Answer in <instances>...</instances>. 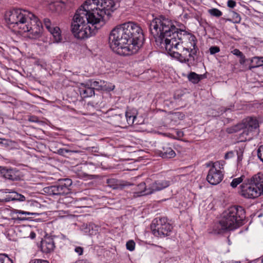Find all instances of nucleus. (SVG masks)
Instances as JSON below:
<instances>
[{
	"label": "nucleus",
	"instance_id": "obj_1",
	"mask_svg": "<svg viewBox=\"0 0 263 263\" xmlns=\"http://www.w3.org/2000/svg\"><path fill=\"white\" fill-rule=\"evenodd\" d=\"M149 30L156 45L181 63L194 60L198 51L197 39L191 33L176 27L171 20L163 16L154 18Z\"/></svg>",
	"mask_w": 263,
	"mask_h": 263
},
{
	"label": "nucleus",
	"instance_id": "obj_2",
	"mask_svg": "<svg viewBox=\"0 0 263 263\" xmlns=\"http://www.w3.org/2000/svg\"><path fill=\"white\" fill-rule=\"evenodd\" d=\"M143 40L141 28L137 24L129 22L117 26L111 30L109 44L114 52L127 56L137 53Z\"/></svg>",
	"mask_w": 263,
	"mask_h": 263
},
{
	"label": "nucleus",
	"instance_id": "obj_3",
	"mask_svg": "<svg viewBox=\"0 0 263 263\" xmlns=\"http://www.w3.org/2000/svg\"><path fill=\"white\" fill-rule=\"evenodd\" d=\"M5 18L8 24L13 25L18 32L30 39L40 37L43 29L42 23L32 12L23 9L13 8L6 12Z\"/></svg>",
	"mask_w": 263,
	"mask_h": 263
},
{
	"label": "nucleus",
	"instance_id": "obj_4",
	"mask_svg": "<svg viewBox=\"0 0 263 263\" xmlns=\"http://www.w3.org/2000/svg\"><path fill=\"white\" fill-rule=\"evenodd\" d=\"M85 10H77L73 17L71 23V31L75 38L85 40L94 35L97 31L102 27L105 23L98 21H92L94 16L90 15L88 19L86 17Z\"/></svg>",
	"mask_w": 263,
	"mask_h": 263
},
{
	"label": "nucleus",
	"instance_id": "obj_5",
	"mask_svg": "<svg viewBox=\"0 0 263 263\" xmlns=\"http://www.w3.org/2000/svg\"><path fill=\"white\" fill-rule=\"evenodd\" d=\"M245 217L246 212L242 206H232L223 213L221 219L215 224L214 232L222 234L227 231L235 230L242 225Z\"/></svg>",
	"mask_w": 263,
	"mask_h": 263
},
{
	"label": "nucleus",
	"instance_id": "obj_6",
	"mask_svg": "<svg viewBox=\"0 0 263 263\" xmlns=\"http://www.w3.org/2000/svg\"><path fill=\"white\" fill-rule=\"evenodd\" d=\"M258 178V176L255 175L250 179H248L247 182L241 185L242 196L247 198H255L263 194L262 187Z\"/></svg>",
	"mask_w": 263,
	"mask_h": 263
},
{
	"label": "nucleus",
	"instance_id": "obj_7",
	"mask_svg": "<svg viewBox=\"0 0 263 263\" xmlns=\"http://www.w3.org/2000/svg\"><path fill=\"white\" fill-rule=\"evenodd\" d=\"M172 229V226L168 222L166 217H157L153 220L151 224L152 234L158 237L168 236Z\"/></svg>",
	"mask_w": 263,
	"mask_h": 263
},
{
	"label": "nucleus",
	"instance_id": "obj_8",
	"mask_svg": "<svg viewBox=\"0 0 263 263\" xmlns=\"http://www.w3.org/2000/svg\"><path fill=\"white\" fill-rule=\"evenodd\" d=\"M72 181L69 178L61 179L54 185L46 187L44 189L45 193L50 195H64L70 192V187Z\"/></svg>",
	"mask_w": 263,
	"mask_h": 263
},
{
	"label": "nucleus",
	"instance_id": "obj_9",
	"mask_svg": "<svg viewBox=\"0 0 263 263\" xmlns=\"http://www.w3.org/2000/svg\"><path fill=\"white\" fill-rule=\"evenodd\" d=\"M259 127L258 120L254 117H250L243 120V122L239 123L233 127L228 128V133L232 134L236 133L241 129H243L242 134L248 135V132H252Z\"/></svg>",
	"mask_w": 263,
	"mask_h": 263
},
{
	"label": "nucleus",
	"instance_id": "obj_10",
	"mask_svg": "<svg viewBox=\"0 0 263 263\" xmlns=\"http://www.w3.org/2000/svg\"><path fill=\"white\" fill-rule=\"evenodd\" d=\"M99 4V3H96L93 1L86 0L78 10H85L86 13H87L86 14V17L88 19V17H90V15L92 14L95 16L94 18H92V21H97V19H99L100 21H101L105 23L104 18H103L99 10L100 8Z\"/></svg>",
	"mask_w": 263,
	"mask_h": 263
},
{
	"label": "nucleus",
	"instance_id": "obj_11",
	"mask_svg": "<svg viewBox=\"0 0 263 263\" xmlns=\"http://www.w3.org/2000/svg\"><path fill=\"white\" fill-rule=\"evenodd\" d=\"M93 1V0H91ZM95 3H99L100 13L104 18L105 15L110 16L117 8V4L114 0H93Z\"/></svg>",
	"mask_w": 263,
	"mask_h": 263
},
{
	"label": "nucleus",
	"instance_id": "obj_12",
	"mask_svg": "<svg viewBox=\"0 0 263 263\" xmlns=\"http://www.w3.org/2000/svg\"><path fill=\"white\" fill-rule=\"evenodd\" d=\"M221 169V168L220 166L218 168L216 167V165H212V167L210 169L206 177L207 181L211 184L217 185L222 180L223 174Z\"/></svg>",
	"mask_w": 263,
	"mask_h": 263
},
{
	"label": "nucleus",
	"instance_id": "obj_13",
	"mask_svg": "<svg viewBox=\"0 0 263 263\" xmlns=\"http://www.w3.org/2000/svg\"><path fill=\"white\" fill-rule=\"evenodd\" d=\"M0 173L5 178L11 180H18L23 176L22 173L16 168L0 165Z\"/></svg>",
	"mask_w": 263,
	"mask_h": 263
},
{
	"label": "nucleus",
	"instance_id": "obj_14",
	"mask_svg": "<svg viewBox=\"0 0 263 263\" xmlns=\"http://www.w3.org/2000/svg\"><path fill=\"white\" fill-rule=\"evenodd\" d=\"M170 185V181L168 180H157L151 183L148 187V192L146 194H152L156 192L161 191Z\"/></svg>",
	"mask_w": 263,
	"mask_h": 263
},
{
	"label": "nucleus",
	"instance_id": "obj_15",
	"mask_svg": "<svg viewBox=\"0 0 263 263\" xmlns=\"http://www.w3.org/2000/svg\"><path fill=\"white\" fill-rule=\"evenodd\" d=\"M3 193H9L8 195H6L5 199L6 201H24L26 200V197L25 195L21 194L16 191L10 189H3L2 190Z\"/></svg>",
	"mask_w": 263,
	"mask_h": 263
},
{
	"label": "nucleus",
	"instance_id": "obj_16",
	"mask_svg": "<svg viewBox=\"0 0 263 263\" xmlns=\"http://www.w3.org/2000/svg\"><path fill=\"white\" fill-rule=\"evenodd\" d=\"M106 183L109 187L114 190H123L125 187L129 186L131 184L130 182L122 180H117L114 178L108 179Z\"/></svg>",
	"mask_w": 263,
	"mask_h": 263
},
{
	"label": "nucleus",
	"instance_id": "obj_17",
	"mask_svg": "<svg viewBox=\"0 0 263 263\" xmlns=\"http://www.w3.org/2000/svg\"><path fill=\"white\" fill-rule=\"evenodd\" d=\"M55 245L53 238L47 237L41 241V251L46 254L52 252L54 249Z\"/></svg>",
	"mask_w": 263,
	"mask_h": 263
},
{
	"label": "nucleus",
	"instance_id": "obj_18",
	"mask_svg": "<svg viewBox=\"0 0 263 263\" xmlns=\"http://www.w3.org/2000/svg\"><path fill=\"white\" fill-rule=\"evenodd\" d=\"M129 185L133 186L132 190H133V193L135 194L134 196H141L143 195H149V194H146L148 192L147 186L145 182H142L138 185H135L133 183H130Z\"/></svg>",
	"mask_w": 263,
	"mask_h": 263
},
{
	"label": "nucleus",
	"instance_id": "obj_19",
	"mask_svg": "<svg viewBox=\"0 0 263 263\" xmlns=\"http://www.w3.org/2000/svg\"><path fill=\"white\" fill-rule=\"evenodd\" d=\"M81 97L83 98L90 97L95 95V90L90 87L87 82L82 83L79 88Z\"/></svg>",
	"mask_w": 263,
	"mask_h": 263
},
{
	"label": "nucleus",
	"instance_id": "obj_20",
	"mask_svg": "<svg viewBox=\"0 0 263 263\" xmlns=\"http://www.w3.org/2000/svg\"><path fill=\"white\" fill-rule=\"evenodd\" d=\"M136 115L137 112L134 109H128L125 115V118L126 119L127 125L128 126H132L135 123L136 124H138L137 122H136Z\"/></svg>",
	"mask_w": 263,
	"mask_h": 263
},
{
	"label": "nucleus",
	"instance_id": "obj_21",
	"mask_svg": "<svg viewBox=\"0 0 263 263\" xmlns=\"http://www.w3.org/2000/svg\"><path fill=\"white\" fill-rule=\"evenodd\" d=\"M160 155L163 158H172L175 156L176 153L168 145H165L160 150Z\"/></svg>",
	"mask_w": 263,
	"mask_h": 263
},
{
	"label": "nucleus",
	"instance_id": "obj_22",
	"mask_svg": "<svg viewBox=\"0 0 263 263\" xmlns=\"http://www.w3.org/2000/svg\"><path fill=\"white\" fill-rule=\"evenodd\" d=\"M49 32L53 37V42L59 43L61 41V31L59 27H53Z\"/></svg>",
	"mask_w": 263,
	"mask_h": 263
},
{
	"label": "nucleus",
	"instance_id": "obj_23",
	"mask_svg": "<svg viewBox=\"0 0 263 263\" xmlns=\"http://www.w3.org/2000/svg\"><path fill=\"white\" fill-rule=\"evenodd\" d=\"M87 82L88 83V84L90 86V87L92 88L93 90H95V89H103L104 86H106V85H105V81L100 80L97 81H93L92 80H91Z\"/></svg>",
	"mask_w": 263,
	"mask_h": 263
},
{
	"label": "nucleus",
	"instance_id": "obj_24",
	"mask_svg": "<svg viewBox=\"0 0 263 263\" xmlns=\"http://www.w3.org/2000/svg\"><path fill=\"white\" fill-rule=\"evenodd\" d=\"M76 165L72 167L71 170L75 172V173L79 177H88L89 179H92L94 178H97L99 176L96 175H89L85 172H82L81 170H79L76 168Z\"/></svg>",
	"mask_w": 263,
	"mask_h": 263
},
{
	"label": "nucleus",
	"instance_id": "obj_25",
	"mask_svg": "<svg viewBox=\"0 0 263 263\" xmlns=\"http://www.w3.org/2000/svg\"><path fill=\"white\" fill-rule=\"evenodd\" d=\"M262 57H255L251 60V65L249 66V69L260 67L263 66V60L261 59Z\"/></svg>",
	"mask_w": 263,
	"mask_h": 263
},
{
	"label": "nucleus",
	"instance_id": "obj_26",
	"mask_svg": "<svg viewBox=\"0 0 263 263\" xmlns=\"http://www.w3.org/2000/svg\"><path fill=\"white\" fill-rule=\"evenodd\" d=\"M201 79V76L194 72H191L188 75L189 80L194 84L198 83Z\"/></svg>",
	"mask_w": 263,
	"mask_h": 263
},
{
	"label": "nucleus",
	"instance_id": "obj_27",
	"mask_svg": "<svg viewBox=\"0 0 263 263\" xmlns=\"http://www.w3.org/2000/svg\"><path fill=\"white\" fill-rule=\"evenodd\" d=\"M208 12L211 15L217 17H219L222 15V12L217 8H212L209 9Z\"/></svg>",
	"mask_w": 263,
	"mask_h": 263
},
{
	"label": "nucleus",
	"instance_id": "obj_28",
	"mask_svg": "<svg viewBox=\"0 0 263 263\" xmlns=\"http://www.w3.org/2000/svg\"><path fill=\"white\" fill-rule=\"evenodd\" d=\"M54 153L59 154V155H62V156H66V154H67V153H78V151H71V150H69V149H65V148H59L57 150V151H55L54 152Z\"/></svg>",
	"mask_w": 263,
	"mask_h": 263
},
{
	"label": "nucleus",
	"instance_id": "obj_29",
	"mask_svg": "<svg viewBox=\"0 0 263 263\" xmlns=\"http://www.w3.org/2000/svg\"><path fill=\"white\" fill-rule=\"evenodd\" d=\"M232 53L240 58V64H243L245 62V56L243 55L242 52H241L239 49H235L233 50L232 51Z\"/></svg>",
	"mask_w": 263,
	"mask_h": 263
},
{
	"label": "nucleus",
	"instance_id": "obj_30",
	"mask_svg": "<svg viewBox=\"0 0 263 263\" xmlns=\"http://www.w3.org/2000/svg\"><path fill=\"white\" fill-rule=\"evenodd\" d=\"M244 178L245 176H241L240 177L233 179L231 183V186L233 188L236 187L239 184L243 181Z\"/></svg>",
	"mask_w": 263,
	"mask_h": 263
},
{
	"label": "nucleus",
	"instance_id": "obj_31",
	"mask_svg": "<svg viewBox=\"0 0 263 263\" xmlns=\"http://www.w3.org/2000/svg\"><path fill=\"white\" fill-rule=\"evenodd\" d=\"M11 214L13 215L14 214H21V215H24L25 216H29V215H35V213H31L29 212H26L22 210H16V209H13L11 210Z\"/></svg>",
	"mask_w": 263,
	"mask_h": 263
},
{
	"label": "nucleus",
	"instance_id": "obj_32",
	"mask_svg": "<svg viewBox=\"0 0 263 263\" xmlns=\"http://www.w3.org/2000/svg\"><path fill=\"white\" fill-rule=\"evenodd\" d=\"M0 263H13V262L7 255L0 254Z\"/></svg>",
	"mask_w": 263,
	"mask_h": 263
},
{
	"label": "nucleus",
	"instance_id": "obj_33",
	"mask_svg": "<svg viewBox=\"0 0 263 263\" xmlns=\"http://www.w3.org/2000/svg\"><path fill=\"white\" fill-rule=\"evenodd\" d=\"M126 249L130 251H133L135 250V243L134 240H130L126 242Z\"/></svg>",
	"mask_w": 263,
	"mask_h": 263
},
{
	"label": "nucleus",
	"instance_id": "obj_34",
	"mask_svg": "<svg viewBox=\"0 0 263 263\" xmlns=\"http://www.w3.org/2000/svg\"><path fill=\"white\" fill-rule=\"evenodd\" d=\"M44 24L48 31H50L53 27L51 26V23L49 18H45L44 20Z\"/></svg>",
	"mask_w": 263,
	"mask_h": 263
},
{
	"label": "nucleus",
	"instance_id": "obj_35",
	"mask_svg": "<svg viewBox=\"0 0 263 263\" xmlns=\"http://www.w3.org/2000/svg\"><path fill=\"white\" fill-rule=\"evenodd\" d=\"M220 48L217 46H211L209 48V51L211 54H214L220 51Z\"/></svg>",
	"mask_w": 263,
	"mask_h": 263
},
{
	"label": "nucleus",
	"instance_id": "obj_36",
	"mask_svg": "<svg viewBox=\"0 0 263 263\" xmlns=\"http://www.w3.org/2000/svg\"><path fill=\"white\" fill-rule=\"evenodd\" d=\"M257 156L263 162V145H260L257 149Z\"/></svg>",
	"mask_w": 263,
	"mask_h": 263
},
{
	"label": "nucleus",
	"instance_id": "obj_37",
	"mask_svg": "<svg viewBox=\"0 0 263 263\" xmlns=\"http://www.w3.org/2000/svg\"><path fill=\"white\" fill-rule=\"evenodd\" d=\"M236 154L237 155L238 163H239L242 159L243 151L239 148L238 151H236Z\"/></svg>",
	"mask_w": 263,
	"mask_h": 263
},
{
	"label": "nucleus",
	"instance_id": "obj_38",
	"mask_svg": "<svg viewBox=\"0 0 263 263\" xmlns=\"http://www.w3.org/2000/svg\"><path fill=\"white\" fill-rule=\"evenodd\" d=\"M235 152L233 151H230L224 155V159L226 160L231 159L235 156Z\"/></svg>",
	"mask_w": 263,
	"mask_h": 263
},
{
	"label": "nucleus",
	"instance_id": "obj_39",
	"mask_svg": "<svg viewBox=\"0 0 263 263\" xmlns=\"http://www.w3.org/2000/svg\"><path fill=\"white\" fill-rule=\"evenodd\" d=\"M29 263H49L47 260L40 259H31Z\"/></svg>",
	"mask_w": 263,
	"mask_h": 263
},
{
	"label": "nucleus",
	"instance_id": "obj_40",
	"mask_svg": "<svg viewBox=\"0 0 263 263\" xmlns=\"http://www.w3.org/2000/svg\"><path fill=\"white\" fill-rule=\"evenodd\" d=\"M236 5V3L234 0H229L227 2V6L231 8H234Z\"/></svg>",
	"mask_w": 263,
	"mask_h": 263
},
{
	"label": "nucleus",
	"instance_id": "obj_41",
	"mask_svg": "<svg viewBox=\"0 0 263 263\" xmlns=\"http://www.w3.org/2000/svg\"><path fill=\"white\" fill-rule=\"evenodd\" d=\"M107 83L105 82V85H106V86H104V89L107 90L108 91H111V90H114V89L115 88V87L114 85H112V84H108V86H107Z\"/></svg>",
	"mask_w": 263,
	"mask_h": 263
},
{
	"label": "nucleus",
	"instance_id": "obj_42",
	"mask_svg": "<svg viewBox=\"0 0 263 263\" xmlns=\"http://www.w3.org/2000/svg\"><path fill=\"white\" fill-rule=\"evenodd\" d=\"M115 118L116 120L119 121V124L121 125H123V119L124 120L125 118L122 116L121 115H117L115 116Z\"/></svg>",
	"mask_w": 263,
	"mask_h": 263
},
{
	"label": "nucleus",
	"instance_id": "obj_43",
	"mask_svg": "<svg viewBox=\"0 0 263 263\" xmlns=\"http://www.w3.org/2000/svg\"><path fill=\"white\" fill-rule=\"evenodd\" d=\"M12 219L14 220H18V221H24L27 219V218L25 217H19L18 216H13L12 217Z\"/></svg>",
	"mask_w": 263,
	"mask_h": 263
},
{
	"label": "nucleus",
	"instance_id": "obj_44",
	"mask_svg": "<svg viewBox=\"0 0 263 263\" xmlns=\"http://www.w3.org/2000/svg\"><path fill=\"white\" fill-rule=\"evenodd\" d=\"M74 251L76 252H77L79 255H82L83 254V249L82 247H77L75 249H74Z\"/></svg>",
	"mask_w": 263,
	"mask_h": 263
},
{
	"label": "nucleus",
	"instance_id": "obj_45",
	"mask_svg": "<svg viewBox=\"0 0 263 263\" xmlns=\"http://www.w3.org/2000/svg\"><path fill=\"white\" fill-rule=\"evenodd\" d=\"M234 17L235 19V22L237 23H239L241 21V17L239 14L237 13H234Z\"/></svg>",
	"mask_w": 263,
	"mask_h": 263
},
{
	"label": "nucleus",
	"instance_id": "obj_46",
	"mask_svg": "<svg viewBox=\"0 0 263 263\" xmlns=\"http://www.w3.org/2000/svg\"><path fill=\"white\" fill-rule=\"evenodd\" d=\"M28 120L30 122H36L38 121V119L36 116H30Z\"/></svg>",
	"mask_w": 263,
	"mask_h": 263
},
{
	"label": "nucleus",
	"instance_id": "obj_47",
	"mask_svg": "<svg viewBox=\"0 0 263 263\" xmlns=\"http://www.w3.org/2000/svg\"><path fill=\"white\" fill-rule=\"evenodd\" d=\"M36 237V234L34 232L31 231L29 235V237L32 239H34Z\"/></svg>",
	"mask_w": 263,
	"mask_h": 263
},
{
	"label": "nucleus",
	"instance_id": "obj_48",
	"mask_svg": "<svg viewBox=\"0 0 263 263\" xmlns=\"http://www.w3.org/2000/svg\"><path fill=\"white\" fill-rule=\"evenodd\" d=\"M91 149L92 151L96 152L97 151V147H89L86 148V150L88 151H89Z\"/></svg>",
	"mask_w": 263,
	"mask_h": 263
},
{
	"label": "nucleus",
	"instance_id": "obj_49",
	"mask_svg": "<svg viewBox=\"0 0 263 263\" xmlns=\"http://www.w3.org/2000/svg\"><path fill=\"white\" fill-rule=\"evenodd\" d=\"M197 20L199 21L200 17V14H197V13H195V15H194V16Z\"/></svg>",
	"mask_w": 263,
	"mask_h": 263
},
{
	"label": "nucleus",
	"instance_id": "obj_50",
	"mask_svg": "<svg viewBox=\"0 0 263 263\" xmlns=\"http://www.w3.org/2000/svg\"><path fill=\"white\" fill-rule=\"evenodd\" d=\"M177 135L179 137H183L184 134H183V133L182 132L178 131V132H177Z\"/></svg>",
	"mask_w": 263,
	"mask_h": 263
},
{
	"label": "nucleus",
	"instance_id": "obj_51",
	"mask_svg": "<svg viewBox=\"0 0 263 263\" xmlns=\"http://www.w3.org/2000/svg\"><path fill=\"white\" fill-rule=\"evenodd\" d=\"M217 162H218V161L216 162H210L206 163V164H213V165H214V164H216V163Z\"/></svg>",
	"mask_w": 263,
	"mask_h": 263
},
{
	"label": "nucleus",
	"instance_id": "obj_52",
	"mask_svg": "<svg viewBox=\"0 0 263 263\" xmlns=\"http://www.w3.org/2000/svg\"><path fill=\"white\" fill-rule=\"evenodd\" d=\"M87 105L88 106H93L92 103H91V102H88V104H87Z\"/></svg>",
	"mask_w": 263,
	"mask_h": 263
},
{
	"label": "nucleus",
	"instance_id": "obj_53",
	"mask_svg": "<svg viewBox=\"0 0 263 263\" xmlns=\"http://www.w3.org/2000/svg\"><path fill=\"white\" fill-rule=\"evenodd\" d=\"M109 168H110V167H102V169H103V170H107V169H109Z\"/></svg>",
	"mask_w": 263,
	"mask_h": 263
},
{
	"label": "nucleus",
	"instance_id": "obj_54",
	"mask_svg": "<svg viewBox=\"0 0 263 263\" xmlns=\"http://www.w3.org/2000/svg\"><path fill=\"white\" fill-rule=\"evenodd\" d=\"M80 263H88V262H87L86 261H85V260H82Z\"/></svg>",
	"mask_w": 263,
	"mask_h": 263
},
{
	"label": "nucleus",
	"instance_id": "obj_55",
	"mask_svg": "<svg viewBox=\"0 0 263 263\" xmlns=\"http://www.w3.org/2000/svg\"><path fill=\"white\" fill-rule=\"evenodd\" d=\"M261 263H263V255L261 257Z\"/></svg>",
	"mask_w": 263,
	"mask_h": 263
}]
</instances>
